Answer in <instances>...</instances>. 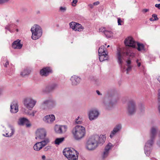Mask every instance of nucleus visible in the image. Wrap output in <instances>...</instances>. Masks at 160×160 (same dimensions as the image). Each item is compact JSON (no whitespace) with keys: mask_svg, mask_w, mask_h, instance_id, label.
Here are the masks:
<instances>
[{"mask_svg":"<svg viewBox=\"0 0 160 160\" xmlns=\"http://www.w3.org/2000/svg\"><path fill=\"white\" fill-rule=\"evenodd\" d=\"M151 159L152 160H156V159L154 158H152Z\"/></svg>","mask_w":160,"mask_h":160,"instance_id":"nucleus-63","label":"nucleus"},{"mask_svg":"<svg viewBox=\"0 0 160 160\" xmlns=\"http://www.w3.org/2000/svg\"><path fill=\"white\" fill-rule=\"evenodd\" d=\"M140 106V110L141 111H142V110H143L144 109V107L142 105H141Z\"/></svg>","mask_w":160,"mask_h":160,"instance_id":"nucleus-48","label":"nucleus"},{"mask_svg":"<svg viewBox=\"0 0 160 160\" xmlns=\"http://www.w3.org/2000/svg\"><path fill=\"white\" fill-rule=\"evenodd\" d=\"M30 72V70L28 69H24L21 72V75L22 76H24L26 75H28Z\"/></svg>","mask_w":160,"mask_h":160,"instance_id":"nucleus-33","label":"nucleus"},{"mask_svg":"<svg viewBox=\"0 0 160 160\" xmlns=\"http://www.w3.org/2000/svg\"><path fill=\"white\" fill-rule=\"evenodd\" d=\"M52 71L51 68L49 67H46L42 69L40 72L41 75L42 76H46Z\"/></svg>","mask_w":160,"mask_h":160,"instance_id":"nucleus-21","label":"nucleus"},{"mask_svg":"<svg viewBox=\"0 0 160 160\" xmlns=\"http://www.w3.org/2000/svg\"><path fill=\"white\" fill-rule=\"evenodd\" d=\"M158 99L159 100L160 102V89L158 90Z\"/></svg>","mask_w":160,"mask_h":160,"instance_id":"nucleus-56","label":"nucleus"},{"mask_svg":"<svg viewBox=\"0 0 160 160\" xmlns=\"http://www.w3.org/2000/svg\"><path fill=\"white\" fill-rule=\"evenodd\" d=\"M48 101L49 109H52L56 106L57 102L55 100L52 99H48Z\"/></svg>","mask_w":160,"mask_h":160,"instance_id":"nucleus-25","label":"nucleus"},{"mask_svg":"<svg viewBox=\"0 0 160 160\" xmlns=\"http://www.w3.org/2000/svg\"><path fill=\"white\" fill-rule=\"evenodd\" d=\"M158 109H159V111L160 112V105H159L158 107Z\"/></svg>","mask_w":160,"mask_h":160,"instance_id":"nucleus-62","label":"nucleus"},{"mask_svg":"<svg viewBox=\"0 0 160 160\" xmlns=\"http://www.w3.org/2000/svg\"><path fill=\"white\" fill-rule=\"evenodd\" d=\"M139 61L138 59H137L136 61V62L138 64V67H140L141 65V63L140 62H138Z\"/></svg>","mask_w":160,"mask_h":160,"instance_id":"nucleus-54","label":"nucleus"},{"mask_svg":"<svg viewBox=\"0 0 160 160\" xmlns=\"http://www.w3.org/2000/svg\"><path fill=\"white\" fill-rule=\"evenodd\" d=\"M6 63L4 64V66L5 67H7V65H8L9 64V62L7 60H6Z\"/></svg>","mask_w":160,"mask_h":160,"instance_id":"nucleus-47","label":"nucleus"},{"mask_svg":"<svg viewBox=\"0 0 160 160\" xmlns=\"http://www.w3.org/2000/svg\"><path fill=\"white\" fill-rule=\"evenodd\" d=\"M158 130V128L156 126H152L150 128L149 132L150 139L146 143L144 147L145 153L147 156L150 154L153 140L156 136Z\"/></svg>","mask_w":160,"mask_h":160,"instance_id":"nucleus-1","label":"nucleus"},{"mask_svg":"<svg viewBox=\"0 0 160 160\" xmlns=\"http://www.w3.org/2000/svg\"><path fill=\"white\" fill-rule=\"evenodd\" d=\"M55 132L59 134H61L65 132L67 129V127L65 125H56L55 127Z\"/></svg>","mask_w":160,"mask_h":160,"instance_id":"nucleus-15","label":"nucleus"},{"mask_svg":"<svg viewBox=\"0 0 160 160\" xmlns=\"http://www.w3.org/2000/svg\"><path fill=\"white\" fill-rule=\"evenodd\" d=\"M128 56L133 58L134 56V53L132 52L129 47H126L123 50L118 48L117 50L116 58L118 62L122 66L124 56Z\"/></svg>","mask_w":160,"mask_h":160,"instance_id":"nucleus-2","label":"nucleus"},{"mask_svg":"<svg viewBox=\"0 0 160 160\" xmlns=\"http://www.w3.org/2000/svg\"><path fill=\"white\" fill-rule=\"evenodd\" d=\"M99 56V59L100 62H102L103 61L108 60V56L107 54H98Z\"/></svg>","mask_w":160,"mask_h":160,"instance_id":"nucleus-29","label":"nucleus"},{"mask_svg":"<svg viewBox=\"0 0 160 160\" xmlns=\"http://www.w3.org/2000/svg\"><path fill=\"white\" fill-rule=\"evenodd\" d=\"M18 124L19 125L21 126H23L25 124L27 127H29L31 126V124L30 123L29 120L25 118H20L18 122Z\"/></svg>","mask_w":160,"mask_h":160,"instance_id":"nucleus-16","label":"nucleus"},{"mask_svg":"<svg viewBox=\"0 0 160 160\" xmlns=\"http://www.w3.org/2000/svg\"><path fill=\"white\" fill-rule=\"evenodd\" d=\"M80 116H78V118L76 119V120H78L80 118Z\"/></svg>","mask_w":160,"mask_h":160,"instance_id":"nucleus-61","label":"nucleus"},{"mask_svg":"<svg viewBox=\"0 0 160 160\" xmlns=\"http://www.w3.org/2000/svg\"><path fill=\"white\" fill-rule=\"evenodd\" d=\"M99 113L96 109L90 110L88 113V116L89 120L92 121L97 119L99 115Z\"/></svg>","mask_w":160,"mask_h":160,"instance_id":"nucleus-12","label":"nucleus"},{"mask_svg":"<svg viewBox=\"0 0 160 160\" xmlns=\"http://www.w3.org/2000/svg\"><path fill=\"white\" fill-rule=\"evenodd\" d=\"M127 110L128 113L129 115H132L136 112V106L135 101L133 100L129 101L128 104Z\"/></svg>","mask_w":160,"mask_h":160,"instance_id":"nucleus-9","label":"nucleus"},{"mask_svg":"<svg viewBox=\"0 0 160 160\" xmlns=\"http://www.w3.org/2000/svg\"><path fill=\"white\" fill-rule=\"evenodd\" d=\"M149 20L151 21H155L153 18H151L149 19Z\"/></svg>","mask_w":160,"mask_h":160,"instance_id":"nucleus-58","label":"nucleus"},{"mask_svg":"<svg viewBox=\"0 0 160 160\" xmlns=\"http://www.w3.org/2000/svg\"><path fill=\"white\" fill-rule=\"evenodd\" d=\"M65 138L62 137L61 138H57L54 141V144L56 145H59L62 143L64 140Z\"/></svg>","mask_w":160,"mask_h":160,"instance_id":"nucleus-30","label":"nucleus"},{"mask_svg":"<svg viewBox=\"0 0 160 160\" xmlns=\"http://www.w3.org/2000/svg\"><path fill=\"white\" fill-rule=\"evenodd\" d=\"M67 10V8L65 7H60L59 10V12H65Z\"/></svg>","mask_w":160,"mask_h":160,"instance_id":"nucleus-37","label":"nucleus"},{"mask_svg":"<svg viewBox=\"0 0 160 160\" xmlns=\"http://www.w3.org/2000/svg\"><path fill=\"white\" fill-rule=\"evenodd\" d=\"M18 111V103L17 102L14 101L10 105V111L12 113H16Z\"/></svg>","mask_w":160,"mask_h":160,"instance_id":"nucleus-19","label":"nucleus"},{"mask_svg":"<svg viewBox=\"0 0 160 160\" xmlns=\"http://www.w3.org/2000/svg\"><path fill=\"white\" fill-rule=\"evenodd\" d=\"M93 4H89L88 5V6L91 8H93Z\"/></svg>","mask_w":160,"mask_h":160,"instance_id":"nucleus-53","label":"nucleus"},{"mask_svg":"<svg viewBox=\"0 0 160 160\" xmlns=\"http://www.w3.org/2000/svg\"><path fill=\"white\" fill-rule=\"evenodd\" d=\"M8 127L10 128L11 130V132L9 134V133H6V134H3V136L6 137H10L12 136L14 133L15 129L9 123L8 124Z\"/></svg>","mask_w":160,"mask_h":160,"instance_id":"nucleus-26","label":"nucleus"},{"mask_svg":"<svg viewBox=\"0 0 160 160\" xmlns=\"http://www.w3.org/2000/svg\"><path fill=\"white\" fill-rule=\"evenodd\" d=\"M158 80L159 82L160 83V76L158 77Z\"/></svg>","mask_w":160,"mask_h":160,"instance_id":"nucleus-60","label":"nucleus"},{"mask_svg":"<svg viewBox=\"0 0 160 160\" xmlns=\"http://www.w3.org/2000/svg\"><path fill=\"white\" fill-rule=\"evenodd\" d=\"M48 100L44 101L41 104L40 108L42 110L49 109Z\"/></svg>","mask_w":160,"mask_h":160,"instance_id":"nucleus-28","label":"nucleus"},{"mask_svg":"<svg viewBox=\"0 0 160 160\" xmlns=\"http://www.w3.org/2000/svg\"><path fill=\"white\" fill-rule=\"evenodd\" d=\"M107 30H106V29L104 27H101L99 29V32H102L104 34L105 33V32Z\"/></svg>","mask_w":160,"mask_h":160,"instance_id":"nucleus-38","label":"nucleus"},{"mask_svg":"<svg viewBox=\"0 0 160 160\" xmlns=\"http://www.w3.org/2000/svg\"><path fill=\"white\" fill-rule=\"evenodd\" d=\"M108 101L109 105V106H111L112 105V100H111L109 98H108L106 97L104 99V102H108Z\"/></svg>","mask_w":160,"mask_h":160,"instance_id":"nucleus-36","label":"nucleus"},{"mask_svg":"<svg viewBox=\"0 0 160 160\" xmlns=\"http://www.w3.org/2000/svg\"><path fill=\"white\" fill-rule=\"evenodd\" d=\"M106 37L108 38L111 37L113 35L112 32L111 31L107 30L104 33Z\"/></svg>","mask_w":160,"mask_h":160,"instance_id":"nucleus-34","label":"nucleus"},{"mask_svg":"<svg viewBox=\"0 0 160 160\" xmlns=\"http://www.w3.org/2000/svg\"><path fill=\"white\" fill-rule=\"evenodd\" d=\"M36 139L40 141L44 140L46 139L49 140L48 138H46L47 132L45 129L43 128L38 129L36 131Z\"/></svg>","mask_w":160,"mask_h":160,"instance_id":"nucleus-7","label":"nucleus"},{"mask_svg":"<svg viewBox=\"0 0 160 160\" xmlns=\"http://www.w3.org/2000/svg\"><path fill=\"white\" fill-rule=\"evenodd\" d=\"M99 1H97L95 2H94L93 3V4L94 6H97L99 4Z\"/></svg>","mask_w":160,"mask_h":160,"instance_id":"nucleus-50","label":"nucleus"},{"mask_svg":"<svg viewBox=\"0 0 160 160\" xmlns=\"http://www.w3.org/2000/svg\"><path fill=\"white\" fill-rule=\"evenodd\" d=\"M70 80L72 85L76 86L81 82V78L77 76L73 75L71 77Z\"/></svg>","mask_w":160,"mask_h":160,"instance_id":"nucleus-18","label":"nucleus"},{"mask_svg":"<svg viewBox=\"0 0 160 160\" xmlns=\"http://www.w3.org/2000/svg\"><path fill=\"white\" fill-rule=\"evenodd\" d=\"M96 92L97 93L98 95H102V94L99 91L97 90L96 91Z\"/></svg>","mask_w":160,"mask_h":160,"instance_id":"nucleus-55","label":"nucleus"},{"mask_svg":"<svg viewBox=\"0 0 160 160\" xmlns=\"http://www.w3.org/2000/svg\"><path fill=\"white\" fill-rule=\"evenodd\" d=\"M31 31L32 33V38L36 40L39 39L42 35V30L38 25L35 24L31 28Z\"/></svg>","mask_w":160,"mask_h":160,"instance_id":"nucleus-6","label":"nucleus"},{"mask_svg":"<svg viewBox=\"0 0 160 160\" xmlns=\"http://www.w3.org/2000/svg\"><path fill=\"white\" fill-rule=\"evenodd\" d=\"M94 136H97L98 138V140H97L98 145H99V144L103 143L104 142L105 140V137L104 135H102L99 136L98 135H95Z\"/></svg>","mask_w":160,"mask_h":160,"instance_id":"nucleus-27","label":"nucleus"},{"mask_svg":"<svg viewBox=\"0 0 160 160\" xmlns=\"http://www.w3.org/2000/svg\"><path fill=\"white\" fill-rule=\"evenodd\" d=\"M2 90L0 88V95L2 94Z\"/></svg>","mask_w":160,"mask_h":160,"instance_id":"nucleus-59","label":"nucleus"},{"mask_svg":"<svg viewBox=\"0 0 160 160\" xmlns=\"http://www.w3.org/2000/svg\"><path fill=\"white\" fill-rule=\"evenodd\" d=\"M124 43L126 46L135 48L136 47V42L133 38L131 37L126 38L124 41Z\"/></svg>","mask_w":160,"mask_h":160,"instance_id":"nucleus-13","label":"nucleus"},{"mask_svg":"<svg viewBox=\"0 0 160 160\" xmlns=\"http://www.w3.org/2000/svg\"><path fill=\"white\" fill-rule=\"evenodd\" d=\"M155 7L160 9V4H156L155 5Z\"/></svg>","mask_w":160,"mask_h":160,"instance_id":"nucleus-52","label":"nucleus"},{"mask_svg":"<svg viewBox=\"0 0 160 160\" xmlns=\"http://www.w3.org/2000/svg\"><path fill=\"white\" fill-rule=\"evenodd\" d=\"M49 142V140L46 139L44 140L40 141L36 143L33 146L34 149L36 151H39L42 148L46 145Z\"/></svg>","mask_w":160,"mask_h":160,"instance_id":"nucleus-10","label":"nucleus"},{"mask_svg":"<svg viewBox=\"0 0 160 160\" xmlns=\"http://www.w3.org/2000/svg\"><path fill=\"white\" fill-rule=\"evenodd\" d=\"M72 133L75 139L79 140L83 138L86 134L85 128L81 126H76L72 130Z\"/></svg>","mask_w":160,"mask_h":160,"instance_id":"nucleus-3","label":"nucleus"},{"mask_svg":"<svg viewBox=\"0 0 160 160\" xmlns=\"http://www.w3.org/2000/svg\"><path fill=\"white\" fill-rule=\"evenodd\" d=\"M159 136L160 138V139L157 142V145L158 146L160 147V130L159 132Z\"/></svg>","mask_w":160,"mask_h":160,"instance_id":"nucleus-45","label":"nucleus"},{"mask_svg":"<svg viewBox=\"0 0 160 160\" xmlns=\"http://www.w3.org/2000/svg\"><path fill=\"white\" fill-rule=\"evenodd\" d=\"M106 48L105 46L102 45L99 48L98 50V54H104L107 53V51L106 50Z\"/></svg>","mask_w":160,"mask_h":160,"instance_id":"nucleus-31","label":"nucleus"},{"mask_svg":"<svg viewBox=\"0 0 160 160\" xmlns=\"http://www.w3.org/2000/svg\"><path fill=\"white\" fill-rule=\"evenodd\" d=\"M149 10V9H144L142 10V11L144 13H145L148 11Z\"/></svg>","mask_w":160,"mask_h":160,"instance_id":"nucleus-51","label":"nucleus"},{"mask_svg":"<svg viewBox=\"0 0 160 160\" xmlns=\"http://www.w3.org/2000/svg\"><path fill=\"white\" fill-rule=\"evenodd\" d=\"M128 68L126 69L127 74H128L129 71H130L132 69V67L131 65H128L127 66Z\"/></svg>","mask_w":160,"mask_h":160,"instance_id":"nucleus-39","label":"nucleus"},{"mask_svg":"<svg viewBox=\"0 0 160 160\" xmlns=\"http://www.w3.org/2000/svg\"><path fill=\"white\" fill-rule=\"evenodd\" d=\"M51 147L50 146H47L44 149V151H47L48 150L51 149Z\"/></svg>","mask_w":160,"mask_h":160,"instance_id":"nucleus-44","label":"nucleus"},{"mask_svg":"<svg viewBox=\"0 0 160 160\" xmlns=\"http://www.w3.org/2000/svg\"><path fill=\"white\" fill-rule=\"evenodd\" d=\"M55 118L54 115L51 114L47 115L44 117L43 119L45 122L49 124L52 123L55 120Z\"/></svg>","mask_w":160,"mask_h":160,"instance_id":"nucleus-17","label":"nucleus"},{"mask_svg":"<svg viewBox=\"0 0 160 160\" xmlns=\"http://www.w3.org/2000/svg\"><path fill=\"white\" fill-rule=\"evenodd\" d=\"M69 25L70 28L75 31L81 32L84 29V28L81 24L75 22H72L70 23Z\"/></svg>","mask_w":160,"mask_h":160,"instance_id":"nucleus-11","label":"nucleus"},{"mask_svg":"<svg viewBox=\"0 0 160 160\" xmlns=\"http://www.w3.org/2000/svg\"><path fill=\"white\" fill-rule=\"evenodd\" d=\"M16 21L17 22H19V20H17Z\"/></svg>","mask_w":160,"mask_h":160,"instance_id":"nucleus-64","label":"nucleus"},{"mask_svg":"<svg viewBox=\"0 0 160 160\" xmlns=\"http://www.w3.org/2000/svg\"><path fill=\"white\" fill-rule=\"evenodd\" d=\"M42 159L45 160L46 158V157L45 155H43L42 157Z\"/></svg>","mask_w":160,"mask_h":160,"instance_id":"nucleus-57","label":"nucleus"},{"mask_svg":"<svg viewBox=\"0 0 160 160\" xmlns=\"http://www.w3.org/2000/svg\"><path fill=\"white\" fill-rule=\"evenodd\" d=\"M126 62L127 63V66H128V65H130V64L131 63V61L130 60L128 59L126 61Z\"/></svg>","mask_w":160,"mask_h":160,"instance_id":"nucleus-46","label":"nucleus"},{"mask_svg":"<svg viewBox=\"0 0 160 160\" xmlns=\"http://www.w3.org/2000/svg\"><path fill=\"white\" fill-rule=\"evenodd\" d=\"M122 22V21L121 20L120 18H118V25H122L121 22Z\"/></svg>","mask_w":160,"mask_h":160,"instance_id":"nucleus-41","label":"nucleus"},{"mask_svg":"<svg viewBox=\"0 0 160 160\" xmlns=\"http://www.w3.org/2000/svg\"><path fill=\"white\" fill-rule=\"evenodd\" d=\"M152 17L154 18V19L155 21L158 20V18L157 17V16L156 14H153L152 15Z\"/></svg>","mask_w":160,"mask_h":160,"instance_id":"nucleus-43","label":"nucleus"},{"mask_svg":"<svg viewBox=\"0 0 160 160\" xmlns=\"http://www.w3.org/2000/svg\"><path fill=\"white\" fill-rule=\"evenodd\" d=\"M78 2V0H73L72 2V6L73 7L76 6V4Z\"/></svg>","mask_w":160,"mask_h":160,"instance_id":"nucleus-42","label":"nucleus"},{"mask_svg":"<svg viewBox=\"0 0 160 160\" xmlns=\"http://www.w3.org/2000/svg\"><path fill=\"white\" fill-rule=\"evenodd\" d=\"M75 122L78 124H80L82 123V121L81 120H76Z\"/></svg>","mask_w":160,"mask_h":160,"instance_id":"nucleus-49","label":"nucleus"},{"mask_svg":"<svg viewBox=\"0 0 160 160\" xmlns=\"http://www.w3.org/2000/svg\"><path fill=\"white\" fill-rule=\"evenodd\" d=\"M113 146L111 143H108L105 147L104 150L102 154V157L103 159L106 158L108 155L109 150L112 148Z\"/></svg>","mask_w":160,"mask_h":160,"instance_id":"nucleus-14","label":"nucleus"},{"mask_svg":"<svg viewBox=\"0 0 160 160\" xmlns=\"http://www.w3.org/2000/svg\"><path fill=\"white\" fill-rule=\"evenodd\" d=\"M17 26L14 23H11L7 25L5 27V29H7L11 32H14V29Z\"/></svg>","mask_w":160,"mask_h":160,"instance_id":"nucleus-24","label":"nucleus"},{"mask_svg":"<svg viewBox=\"0 0 160 160\" xmlns=\"http://www.w3.org/2000/svg\"><path fill=\"white\" fill-rule=\"evenodd\" d=\"M58 85L56 83H53L47 85L45 88V91L50 92L53 91L58 87Z\"/></svg>","mask_w":160,"mask_h":160,"instance_id":"nucleus-22","label":"nucleus"},{"mask_svg":"<svg viewBox=\"0 0 160 160\" xmlns=\"http://www.w3.org/2000/svg\"><path fill=\"white\" fill-rule=\"evenodd\" d=\"M37 100L30 97L25 98L23 101L24 106L29 110H31L36 105Z\"/></svg>","mask_w":160,"mask_h":160,"instance_id":"nucleus-8","label":"nucleus"},{"mask_svg":"<svg viewBox=\"0 0 160 160\" xmlns=\"http://www.w3.org/2000/svg\"><path fill=\"white\" fill-rule=\"evenodd\" d=\"M97 136H92L89 138L87 140L86 147L87 149L89 151L95 150L98 147L97 140H98Z\"/></svg>","mask_w":160,"mask_h":160,"instance_id":"nucleus-5","label":"nucleus"},{"mask_svg":"<svg viewBox=\"0 0 160 160\" xmlns=\"http://www.w3.org/2000/svg\"><path fill=\"white\" fill-rule=\"evenodd\" d=\"M10 0H0V4L6 3L9 1Z\"/></svg>","mask_w":160,"mask_h":160,"instance_id":"nucleus-40","label":"nucleus"},{"mask_svg":"<svg viewBox=\"0 0 160 160\" xmlns=\"http://www.w3.org/2000/svg\"><path fill=\"white\" fill-rule=\"evenodd\" d=\"M37 111L35 110H33L32 112H28L26 113V114L29 116H32L34 117L35 116V114L36 113Z\"/></svg>","mask_w":160,"mask_h":160,"instance_id":"nucleus-35","label":"nucleus"},{"mask_svg":"<svg viewBox=\"0 0 160 160\" xmlns=\"http://www.w3.org/2000/svg\"><path fill=\"white\" fill-rule=\"evenodd\" d=\"M137 45L138 46L137 49L139 51L145 50L144 46L143 44L137 43Z\"/></svg>","mask_w":160,"mask_h":160,"instance_id":"nucleus-32","label":"nucleus"},{"mask_svg":"<svg viewBox=\"0 0 160 160\" xmlns=\"http://www.w3.org/2000/svg\"><path fill=\"white\" fill-rule=\"evenodd\" d=\"M121 125L120 124L117 125L111 132L110 137L112 138L121 129Z\"/></svg>","mask_w":160,"mask_h":160,"instance_id":"nucleus-20","label":"nucleus"},{"mask_svg":"<svg viewBox=\"0 0 160 160\" xmlns=\"http://www.w3.org/2000/svg\"><path fill=\"white\" fill-rule=\"evenodd\" d=\"M20 40L18 39L14 41L12 43V47L14 49H20L22 46V44L20 43Z\"/></svg>","mask_w":160,"mask_h":160,"instance_id":"nucleus-23","label":"nucleus"},{"mask_svg":"<svg viewBox=\"0 0 160 160\" xmlns=\"http://www.w3.org/2000/svg\"><path fill=\"white\" fill-rule=\"evenodd\" d=\"M63 153L68 160H78V153L73 148H66L63 151Z\"/></svg>","mask_w":160,"mask_h":160,"instance_id":"nucleus-4","label":"nucleus"}]
</instances>
